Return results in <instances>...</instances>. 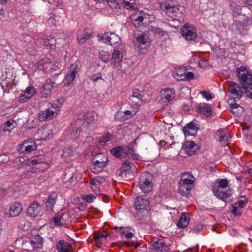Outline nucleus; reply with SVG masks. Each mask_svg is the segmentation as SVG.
Segmentation results:
<instances>
[{"mask_svg": "<svg viewBox=\"0 0 252 252\" xmlns=\"http://www.w3.org/2000/svg\"><path fill=\"white\" fill-rule=\"evenodd\" d=\"M237 76L246 95L252 99V74L246 66H241L237 70Z\"/></svg>", "mask_w": 252, "mask_h": 252, "instance_id": "f257e3e1", "label": "nucleus"}, {"mask_svg": "<svg viewBox=\"0 0 252 252\" xmlns=\"http://www.w3.org/2000/svg\"><path fill=\"white\" fill-rule=\"evenodd\" d=\"M160 8L167 14L171 15L173 21L177 20L182 17V13L180 10V6L175 0L163 1L160 3Z\"/></svg>", "mask_w": 252, "mask_h": 252, "instance_id": "f03ea898", "label": "nucleus"}, {"mask_svg": "<svg viewBox=\"0 0 252 252\" xmlns=\"http://www.w3.org/2000/svg\"><path fill=\"white\" fill-rule=\"evenodd\" d=\"M228 186V181L222 179L218 181L213 187V191L214 195L219 199L226 201L231 193L229 191H225L224 189Z\"/></svg>", "mask_w": 252, "mask_h": 252, "instance_id": "7ed1b4c3", "label": "nucleus"}, {"mask_svg": "<svg viewBox=\"0 0 252 252\" xmlns=\"http://www.w3.org/2000/svg\"><path fill=\"white\" fill-rule=\"evenodd\" d=\"M60 111V107L56 103H49L48 108L40 111L38 116L40 121L51 120L55 118Z\"/></svg>", "mask_w": 252, "mask_h": 252, "instance_id": "20e7f679", "label": "nucleus"}, {"mask_svg": "<svg viewBox=\"0 0 252 252\" xmlns=\"http://www.w3.org/2000/svg\"><path fill=\"white\" fill-rule=\"evenodd\" d=\"M107 157L103 154H98L92 158L93 165L91 167V171L94 174L101 171L108 162Z\"/></svg>", "mask_w": 252, "mask_h": 252, "instance_id": "39448f33", "label": "nucleus"}, {"mask_svg": "<svg viewBox=\"0 0 252 252\" xmlns=\"http://www.w3.org/2000/svg\"><path fill=\"white\" fill-rule=\"evenodd\" d=\"M152 176L149 172L143 173L140 176L138 187L144 193H147L152 190Z\"/></svg>", "mask_w": 252, "mask_h": 252, "instance_id": "423d86ee", "label": "nucleus"}, {"mask_svg": "<svg viewBox=\"0 0 252 252\" xmlns=\"http://www.w3.org/2000/svg\"><path fill=\"white\" fill-rule=\"evenodd\" d=\"M151 44V40L149 36L145 33H142L136 37L134 42L135 47L138 49L140 53H145L149 49Z\"/></svg>", "mask_w": 252, "mask_h": 252, "instance_id": "0eeeda50", "label": "nucleus"}, {"mask_svg": "<svg viewBox=\"0 0 252 252\" xmlns=\"http://www.w3.org/2000/svg\"><path fill=\"white\" fill-rule=\"evenodd\" d=\"M181 33L183 37L190 43L196 42L198 39L196 29L192 25L185 24L181 29Z\"/></svg>", "mask_w": 252, "mask_h": 252, "instance_id": "6e6552de", "label": "nucleus"}, {"mask_svg": "<svg viewBox=\"0 0 252 252\" xmlns=\"http://www.w3.org/2000/svg\"><path fill=\"white\" fill-rule=\"evenodd\" d=\"M149 201L141 196L137 197L135 201L134 208L137 210V214L143 217L145 214V211L149 210Z\"/></svg>", "mask_w": 252, "mask_h": 252, "instance_id": "1a4fd4ad", "label": "nucleus"}, {"mask_svg": "<svg viewBox=\"0 0 252 252\" xmlns=\"http://www.w3.org/2000/svg\"><path fill=\"white\" fill-rule=\"evenodd\" d=\"M123 50L124 48L122 45H121L118 48H115L114 49L113 52L112 53L111 58L110 59V63L114 67L118 66L122 62L123 57Z\"/></svg>", "mask_w": 252, "mask_h": 252, "instance_id": "9d476101", "label": "nucleus"}, {"mask_svg": "<svg viewBox=\"0 0 252 252\" xmlns=\"http://www.w3.org/2000/svg\"><path fill=\"white\" fill-rule=\"evenodd\" d=\"M149 248L158 252H168V247L164 243L163 240L155 239L149 243Z\"/></svg>", "mask_w": 252, "mask_h": 252, "instance_id": "9b49d317", "label": "nucleus"}, {"mask_svg": "<svg viewBox=\"0 0 252 252\" xmlns=\"http://www.w3.org/2000/svg\"><path fill=\"white\" fill-rule=\"evenodd\" d=\"M228 91L231 94V96L233 98L235 102L240 99L244 94V91L240 86L235 82H230L229 84Z\"/></svg>", "mask_w": 252, "mask_h": 252, "instance_id": "f8f14e48", "label": "nucleus"}, {"mask_svg": "<svg viewBox=\"0 0 252 252\" xmlns=\"http://www.w3.org/2000/svg\"><path fill=\"white\" fill-rule=\"evenodd\" d=\"M36 149V145L32 139H27L19 145L18 151L20 153L27 154Z\"/></svg>", "mask_w": 252, "mask_h": 252, "instance_id": "ddd939ff", "label": "nucleus"}, {"mask_svg": "<svg viewBox=\"0 0 252 252\" xmlns=\"http://www.w3.org/2000/svg\"><path fill=\"white\" fill-rule=\"evenodd\" d=\"M78 66L76 63L72 64L66 75L65 86H69L74 80L78 72Z\"/></svg>", "mask_w": 252, "mask_h": 252, "instance_id": "4468645a", "label": "nucleus"}, {"mask_svg": "<svg viewBox=\"0 0 252 252\" xmlns=\"http://www.w3.org/2000/svg\"><path fill=\"white\" fill-rule=\"evenodd\" d=\"M22 243L23 245L30 244L33 249H40L43 246V239L39 235H36L32 236L29 241L23 240Z\"/></svg>", "mask_w": 252, "mask_h": 252, "instance_id": "2eb2a0df", "label": "nucleus"}, {"mask_svg": "<svg viewBox=\"0 0 252 252\" xmlns=\"http://www.w3.org/2000/svg\"><path fill=\"white\" fill-rule=\"evenodd\" d=\"M243 199H240L232 205L231 212L234 216H240L241 209L245 207L247 204L248 200L245 197Z\"/></svg>", "mask_w": 252, "mask_h": 252, "instance_id": "dca6fc26", "label": "nucleus"}, {"mask_svg": "<svg viewBox=\"0 0 252 252\" xmlns=\"http://www.w3.org/2000/svg\"><path fill=\"white\" fill-rule=\"evenodd\" d=\"M215 138L219 142H222V144L225 146L227 144L230 136L228 131L225 129L221 128L216 133Z\"/></svg>", "mask_w": 252, "mask_h": 252, "instance_id": "f3484780", "label": "nucleus"}, {"mask_svg": "<svg viewBox=\"0 0 252 252\" xmlns=\"http://www.w3.org/2000/svg\"><path fill=\"white\" fill-rule=\"evenodd\" d=\"M42 210L40 204L37 201H33L28 208L27 212L31 217H36L38 216Z\"/></svg>", "mask_w": 252, "mask_h": 252, "instance_id": "a211bd4d", "label": "nucleus"}, {"mask_svg": "<svg viewBox=\"0 0 252 252\" xmlns=\"http://www.w3.org/2000/svg\"><path fill=\"white\" fill-rule=\"evenodd\" d=\"M105 180L101 177H97L93 178L90 181V186L93 190L95 194H99L100 192V187L102 184L104 183Z\"/></svg>", "mask_w": 252, "mask_h": 252, "instance_id": "6ab92c4d", "label": "nucleus"}, {"mask_svg": "<svg viewBox=\"0 0 252 252\" xmlns=\"http://www.w3.org/2000/svg\"><path fill=\"white\" fill-rule=\"evenodd\" d=\"M83 126H86L85 120L80 119L74 121L71 124L73 129L72 134H73L75 138L78 137L81 130L80 129Z\"/></svg>", "mask_w": 252, "mask_h": 252, "instance_id": "aec40b11", "label": "nucleus"}, {"mask_svg": "<svg viewBox=\"0 0 252 252\" xmlns=\"http://www.w3.org/2000/svg\"><path fill=\"white\" fill-rule=\"evenodd\" d=\"M36 93V90L33 86H29L26 88L24 94H21L19 96L20 102H24L30 99Z\"/></svg>", "mask_w": 252, "mask_h": 252, "instance_id": "412c9836", "label": "nucleus"}, {"mask_svg": "<svg viewBox=\"0 0 252 252\" xmlns=\"http://www.w3.org/2000/svg\"><path fill=\"white\" fill-rule=\"evenodd\" d=\"M36 65L38 69L47 72L53 68V64L49 59L46 58L39 61Z\"/></svg>", "mask_w": 252, "mask_h": 252, "instance_id": "4be33fe9", "label": "nucleus"}, {"mask_svg": "<svg viewBox=\"0 0 252 252\" xmlns=\"http://www.w3.org/2000/svg\"><path fill=\"white\" fill-rule=\"evenodd\" d=\"M189 214L187 213L184 212L181 215L179 220L177 223V226L178 228L182 229L186 227L189 222Z\"/></svg>", "mask_w": 252, "mask_h": 252, "instance_id": "5701e85b", "label": "nucleus"}, {"mask_svg": "<svg viewBox=\"0 0 252 252\" xmlns=\"http://www.w3.org/2000/svg\"><path fill=\"white\" fill-rule=\"evenodd\" d=\"M22 206L18 202L11 203L9 207V215L11 217L18 216L22 211Z\"/></svg>", "mask_w": 252, "mask_h": 252, "instance_id": "b1692460", "label": "nucleus"}, {"mask_svg": "<svg viewBox=\"0 0 252 252\" xmlns=\"http://www.w3.org/2000/svg\"><path fill=\"white\" fill-rule=\"evenodd\" d=\"M56 249L58 252H70L72 251L71 245L63 240L57 243Z\"/></svg>", "mask_w": 252, "mask_h": 252, "instance_id": "393cba45", "label": "nucleus"}, {"mask_svg": "<svg viewBox=\"0 0 252 252\" xmlns=\"http://www.w3.org/2000/svg\"><path fill=\"white\" fill-rule=\"evenodd\" d=\"M15 127V123L13 121L8 120L6 121L0 126V136L6 132L10 133Z\"/></svg>", "mask_w": 252, "mask_h": 252, "instance_id": "a878e982", "label": "nucleus"}, {"mask_svg": "<svg viewBox=\"0 0 252 252\" xmlns=\"http://www.w3.org/2000/svg\"><path fill=\"white\" fill-rule=\"evenodd\" d=\"M197 147V145L193 141H191L186 142L183 145L185 153L189 156L195 154Z\"/></svg>", "mask_w": 252, "mask_h": 252, "instance_id": "bb28decb", "label": "nucleus"}, {"mask_svg": "<svg viewBox=\"0 0 252 252\" xmlns=\"http://www.w3.org/2000/svg\"><path fill=\"white\" fill-rule=\"evenodd\" d=\"M193 185L189 184H182L179 183L178 193L182 196L188 197L190 194V190L193 188Z\"/></svg>", "mask_w": 252, "mask_h": 252, "instance_id": "cd10ccee", "label": "nucleus"}, {"mask_svg": "<svg viewBox=\"0 0 252 252\" xmlns=\"http://www.w3.org/2000/svg\"><path fill=\"white\" fill-rule=\"evenodd\" d=\"M136 112L126 110L124 112H119L116 114V118L120 121H124L133 117Z\"/></svg>", "mask_w": 252, "mask_h": 252, "instance_id": "c85d7f7f", "label": "nucleus"}, {"mask_svg": "<svg viewBox=\"0 0 252 252\" xmlns=\"http://www.w3.org/2000/svg\"><path fill=\"white\" fill-rule=\"evenodd\" d=\"M229 104L230 106L231 111L233 114L237 116H240L244 112V109L234 102L233 103L232 99L229 100Z\"/></svg>", "mask_w": 252, "mask_h": 252, "instance_id": "c756f323", "label": "nucleus"}, {"mask_svg": "<svg viewBox=\"0 0 252 252\" xmlns=\"http://www.w3.org/2000/svg\"><path fill=\"white\" fill-rule=\"evenodd\" d=\"M54 85L55 83L51 81H49V82L47 81V83L43 86L41 93L43 98H47L50 96L51 93V87L53 88Z\"/></svg>", "mask_w": 252, "mask_h": 252, "instance_id": "7c9ffc66", "label": "nucleus"}, {"mask_svg": "<svg viewBox=\"0 0 252 252\" xmlns=\"http://www.w3.org/2000/svg\"><path fill=\"white\" fill-rule=\"evenodd\" d=\"M58 198V194L56 192H53L48 196L46 202L45 207L49 210L53 211L54 205L56 202Z\"/></svg>", "mask_w": 252, "mask_h": 252, "instance_id": "2f4dec72", "label": "nucleus"}, {"mask_svg": "<svg viewBox=\"0 0 252 252\" xmlns=\"http://www.w3.org/2000/svg\"><path fill=\"white\" fill-rule=\"evenodd\" d=\"M195 182V178L189 172H185L181 174V180L179 183L189 184L193 185Z\"/></svg>", "mask_w": 252, "mask_h": 252, "instance_id": "473e14b6", "label": "nucleus"}, {"mask_svg": "<svg viewBox=\"0 0 252 252\" xmlns=\"http://www.w3.org/2000/svg\"><path fill=\"white\" fill-rule=\"evenodd\" d=\"M144 15V13L139 12H136L131 15L130 19L135 27L138 26L143 22Z\"/></svg>", "mask_w": 252, "mask_h": 252, "instance_id": "72a5a7b5", "label": "nucleus"}, {"mask_svg": "<svg viewBox=\"0 0 252 252\" xmlns=\"http://www.w3.org/2000/svg\"><path fill=\"white\" fill-rule=\"evenodd\" d=\"M196 128L195 124L190 122L183 127V130L185 136H192L196 133Z\"/></svg>", "mask_w": 252, "mask_h": 252, "instance_id": "f704fd0d", "label": "nucleus"}, {"mask_svg": "<svg viewBox=\"0 0 252 252\" xmlns=\"http://www.w3.org/2000/svg\"><path fill=\"white\" fill-rule=\"evenodd\" d=\"M161 94L163 95L164 98L167 101L172 100L175 95V92L173 89L166 88L161 92Z\"/></svg>", "mask_w": 252, "mask_h": 252, "instance_id": "c9c22d12", "label": "nucleus"}, {"mask_svg": "<svg viewBox=\"0 0 252 252\" xmlns=\"http://www.w3.org/2000/svg\"><path fill=\"white\" fill-rule=\"evenodd\" d=\"M186 68L185 67H179L176 68L175 72L173 74V77L177 81L185 80V75L186 72Z\"/></svg>", "mask_w": 252, "mask_h": 252, "instance_id": "e433bc0d", "label": "nucleus"}, {"mask_svg": "<svg viewBox=\"0 0 252 252\" xmlns=\"http://www.w3.org/2000/svg\"><path fill=\"white\" fill-rule=\"evenodd\" d=\"M197 111L206 116H209L212 114L211 108L207 103L200 104L198 107Z\"/></svg>", "mask_w": 252, "mask_h": 252, "instance_id": "4c0bfd02", "label": "nucleus"}, {"mask_svg": "<svg viewBox=\"0 0 252 252\" xmlns=\"http://www.w3.org/2000/svg\"><path fill=\"white\" fill-rule=\"evenodd\" d=\"M121 42L120 37L114 33L109 34V44L116 48L117 45H120Z\"/></svg>", "mask_w": 252, "mask_h": 252, "instance_id": "58836bf2", "label": "nucleus"}, {"mask_svg": "<svg viewBox=\"0 0 252 252\" xmlns=\"http://www.w3.org/2000/svg\"><path fill=\"white\" fill-rule=\"evenodd\" d=\"M111 154L116 158H123L126 154V151L121 147L113 148L111 150Z\"/></svg>", "mask_w": 252, "mask_h": 252, "instance_id": "ea45409f", "label": "nucleus"}, {"mask_svg": "<svg viewBox=\"0 0 252 252\" xmlns=\"http://www.w3.org/2000/svg\"><path fill=\"white\" fill-rule=\"evenodd\" d=\"M63 216L64 213H61L54 217L53 221L55 226H62L65 223V221L63 219Z\"/></svg>", "mask_w": 252, "mask_h": 252, "instance_id": "a19ab883", "label": "nucleus"}, {"mask_svg": "<svg viewBox=\"0 0 252 252\" xmlns=\"http://www.w3.org/2000/svg\"><path fill=\"white\" fill-rule=\"evenodd\" d=\"M130 98L131 99L137 98L141 102L145 100L144 96L143 95V93L137 89H134L133 90L132 94L130 95Z\"/></svg>", "mask_w": 252, "mask_h": 252, "instance_id": "79ce46f5", "label": "nucleus"}, {"mask_svg": "<svg viewBox=\"0 0 252 252\" xmlns=\"http://www.w3.org/2000/svg\"><path fill=\"white\" fill-rule=\"evenodd\" d=\"M38 133L41 134V138L44 140H46L50 137L49 129L47 127H44L39 129Z\"/></svg>", "mask_w": 252, "mask_h": 252, "instance_id": "37998d69", "label": "nucleus"}, {"mask_svg": "<svg viewBox=\"0 0 252 252\" xmlns=\"http://www.w3.org/2000/svg\"><path fill=\"white\" fill-rule=\"evenodd\" d=\"M98 57L102 62L106 63L110 59V54L108 52L100 50L99 52Z\"/></svg>", "mask_w": 252, "mask_h": 252, "instance_id": "c03bdc74", "label": "nucleus"}, {"mask_svg": "<svg viewBox=\"0 0 252 252\" xmlns=\"http://www.w3.org/2000/svg\"><path fill=\"white\" fill-rule=\"evenodd\" d=\"M214 53L217 57L222 58L224 57L225 51L224 49L220 48L219 47H216L214 50Z\"/></svg>", "mask_w": 252, "mask_h": 252, "instance_id": "a18cd8bd", "label": "nucleus"}, {"mask_svg": "<svg viewBox=\"0 0 252 252\" xmlns=\"http://www.w3.org/2000/svg\"><path fill=\"white\" fill-rule=\"evenodd\" d=\"M125 8L127 9L134 10L135 8L134 3L127 0H124L121 3Z\"/></svg>", "mask_w": 252, "mask_h": 252, "instance_id": "49530a36", "label": "nucleus"}, {"mask_svg": "<svg viewBox=\"0 0 252 252\" xmlns=\"http://www.w3.org/2000/svg\"><path fill=\"white\" fill-rule=\"evenodd\" d=\"M231 9L233 14L235 15H239L241 13V7L238 4H231Z\"/></svg>", "mask_w": 252, "mask_h": 252, "instance_id": "de8ad7c7", "label": "nucleus"}, {"mask_svg": "<svg viewBox=\"0 0 252 252\" xmlns=\"http://www.w3.org/2000/svg\"><path fill=\"white\" fill-rule=\"evenodd\" d=\"M91 35L90 33L85 34V35H78L77 36V40L79 44H84L86 40L88 39Z\"/></svg>", "mask_w": 252, "mask_h": 252, "instance_id": "09e8293b", "label": "nucleus"}, {"mask_svg": "<svg viewBox=\"0 0 252 252\" xmlns=\"http://www.w3.org/2000/svg\"><path fill=\"white\" fill-rule=\"evenodd\" d=\"M133 167L134 164L132 162L129 161H126L123 164L121 169V170L126 171L129 169H132Z\"/></svg>", "mask_w": 252, "mask_h": 252, "instance_id": "8fccbe9b", "label": "nucleus"}, {"mask_svg": "<svg viewBox=\"0 0 252 252\" xmlns=\"http://www.w3.org/2000/svg\"><path fill=\"white\" fill-rule=\"evenodd\" d=\"M121 231L120 232L121 237L122 238H126L127 239H130L133 237V233L130 232H127L123 229V228L121 227Z\"/></svg>", "mask_w": 252, "mask_h": 252, "instance_id": "3c124183", "label": "nucleus"}, {"mask_svg": "<svg viewBox=\"0 0 252 252\" xmlns=\"http://www.w3.org/2000/svg\"><path fill=\"white\" fill-rule=\"evenodd\" d=\"M109 34L104 33L102 36L98 35L99 41L104 43H107L109 44Z\"/></svg>", "mask_w": 252, "mask_h": 252, "instance_id": "603ef678", "label": "nucleus"}, {"mask_svg": "<svg viewBox=\"0 0 252 252\" xmlns=\"http://www.w3.org/2000/svg\"><path fill=\"white\" fill-rule=\"evenodd\" d=\"M82 198L87 202L91 203L96 198V197L94 194H89L83 195H82Z\"/></svg>", "mask_w": 252, "mask_h": 252, "instance_id": "864d4df0", "label": "nucleus"}, {"mask_svg": "<svg viewBox=\"0 0 252 252\" xmlns=\"http://www.w3.org/2000/svg\"><path fill=\"white\" fill-rule=\"evenodd\" d=\"M128 154H129L134 159H138L140 158V156L135 152L134 149H131V146L130 147H128Z\"/></svg>", "mask_w": 252, "mask_h": 252, "instance_id": "5fc2aeb1", "label": "nucleus"}, {"mask_svg": "<svg viewBox=\"0 0 252 252\" xmlns=\"http://www.w3.org/2000/svg\"><path fill=\"white\" fill-rule=\"evenodd\" d=\"M109 5L113 8L120 7L119 3L116 0H107Z\"/></svg>", "mask_w": 252, "mask_h": 252, "instance_id": "6e6d98bb", "label": "nucleus"}, {"mask_svg": "<svg viewBox=\"0 0 252 252\" xmlns=\"http://www.w3.org/2000/svg\"><path fill=\"white\" fill-rule=\"evenodd\" d=\"M73 151L72 148L70 147L66 148L63 149L62 156L64 157H66L67 156L71 155L73 154Z\"/></svg>", "mask_w": 252, "mask_h": 252, "instance_id": "4d7b16f0", "label": "nucleus"}, {"mask_svg": "<svg viewBox=\"0 0 252 252\" xmlns=\"http://www.w3.org/2000/svg\"><path fill=\"white\" fill-rule=\"evenodd\" d=\"M200 93L203 97L205 98L208 101L211 100L213 97L212 94L210 92L202 91Z\"/></svg>", "mask_w": 252, "mask_h": 252, "instance_id": "13d9d810", "label": "nucleus"}, {"mask_svg": "<svg viewBox=\"0 0 252 252\" xmlns=\"http://www.w3.org/2000/svg\"><path fill=\"white\" fill-rule=\"evenodd\" d=\"M111 136L110 134H106L99 138V141L101 142H107L110 140Z\"/></svg>", "mask_w": 252, "mask_h": 252, "instance_id": "bf43d9fd", "label": "nucleus"}, {"mask_svg": "<svg viewBox=\"0 0 252 252\" xmlns=\"http://www.w3.org/2000/svg\"><path fill=\"white\" fill-rule=\"evenodd\" d=\"M198 65L200 67L205 68L208 65V62L205 59H202L199 62Z\"/></svg>", "mask_w": 252, "mask_h": 252, "instance_id": "052dcab7", "label": "nucleus"}, {"mask_svg": "<svg viewBox=\"0 0 252 252\" xmlns=\"http://www.w3.org/2000/svg\"><path fill=\"white\" fill-rule=\"evenodd\" d=\"M185 76L184 77V78H185V80H189L193 78L194 74L191 72H187V71H186Z\"/></svg>", "mask_w": 252, "mask_h": 252, "instance_id": "680f3d73", "label": "nucleus"}, {"mask_svg": "<svg viewBox=\"0 0 252 252\" xmlns=\"http://www.w3.org/2000/svg\"><path fill=\"white\" fill-rule=\"evenodd\" d=\"M94 120V117L92 115H88L86 118V120H85V123H86V125H89L91 122H92Z\"/></svg>", "mask_w": 252, "mask_h": 252, "instance_id": "e2e57ef3", "label": "nucleus"}, {"mask_svg": "<svg viewBox=\"0 0 252 252\" xmlns=\"http://www.w3.org/2000/svg\"><path fill=\"white\" fill-rule=\"evenodd\" d=\"M203 228V226L201 225H198L195 228L192 229L191 231L194 233H198L201 232Z\"/></svg>", "mask_w": 252, "mask_h": 252, "instance_id": "0e129e2a", "label": "nucleus"}, {"mask_svg": "<svg viewBox=\"0 0 252 252\" xmlns=\"http://www.w3.org/2000/svg\"><path fill=\"white\" fill-rule=\"evenodd\" d=\"M42 162V161L38 158H36L30 160V163L32 165H36Z\"/></svg>", "mask_w": 252, "mask_h": 252, "instance_id": "69168bd1", "label": "nucleus"}, {"mask_svg": "<svg viewBox=\"0 0 252 252\" xmlns=\"http://www.w3.org/2000/svg\"><path fill=\"white\" fill-rule=\"evenodd\" d=\"M43 45L47 47H49L50 48H52V45L49 43V40L48 39H45L43 41Z\"/></svg>", "mask_w": 252, "mask_h": 252, "instance_id": "338daca9", "label": "nucleus"}, {"mask_svg": "<svg viewBox=\"0 0 252 252\" xmlns=\"http://www.w3.org/2000/svg\"><path fill=\"white\" fill-rule=\"evenodd\" d=\"M98 238L102 239L103 238H106L108 235L109 234L107 233H100L96 235Z\"/></svg>", "mask_w": 252, "mask_h": 252, "instance_id": "774afa93", "label": "nucleus"}]
</instances>
